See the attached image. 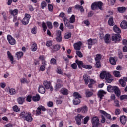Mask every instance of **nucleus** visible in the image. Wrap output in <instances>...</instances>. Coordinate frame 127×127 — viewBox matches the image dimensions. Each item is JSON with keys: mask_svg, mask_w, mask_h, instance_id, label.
<instances>
[{"mask_svg": "<svg viewBox=\"0 0 127 127\" xmlns=\"http://www.w3.org/2000/svg\"><path fill=\"white\" fill-rule=\"evenodd\" d=\"M100 77L101 79H105L107 83H112V81H113V79H111V74L106 72V71L101 72Z\"/></svg>", "mask_w": 127, "mask_h": 127, "instance_id": "f257e3e1", "label": "nucleus"}, {"mask_svg": "<svg viewBox=\"0 0 127 127\" xmlns=\"http://www.w3.org/2000/svg\"><path fill=\"white\" fill-rule=\"evenodd\" d=\"M91 9L92 10H103V3L101 1L93 2L91 4Z\"/></svg>", "mask_w": 127, "mask_h": 127, "instance_id": "f03ea898", "label": "nucleus"}, {"mask_svg": "<svg viewBox=\"0 0 127 127\" xmlns=\"http://www.w3.org/2000/svg\"><path fill=\"white\" fill-rule=\"evenodd\" d=\"M74 99L73 100V104L77 106V105H79L81 103L80 99H82V96L79 93L74 92L73 93Z\"/></svg>", "mask_w": 127, "mask_h": 127, "instance_id": "7ed1b4c3", "label": "nucleus"}, {"mask_svg": "<svg viewBox=\"0 0 127 127\" xmlns=\"http://www.w3.org/2000/svg\"><path fill=\"white\" fill-rule=\"evenodd\" d=\"M84 118H85L84 115H82L81 114H78L77 116L75 117L76 125H78V126L82 125V120H83Z\"/></svg>", "mask_w": 127, "mask_h": 127, "instance_id": "20e7f679", "label": "nucleus"}, {"mask_svg": "<svg viewBox=\"0 0 127 127\" xmlns=\"http://www.w3.org/2000/svg\"><path fill=\"white\" fill-rule=\"evenodd\" d=\"M63 20L64 22L65 26L66 27H68L69 29H74V25L70 24V22H69V19H67V17L63 16Z\"/></svg>", "mask_w": 127, "mask_h": 127, "instance_id": "39448f33", "label": "nucleus"}, {"mask_svg": "<svg viewBox=\"0 0 127 127\" xmlns=\"http://www.w3.org/2000/svg\"><path fill=\"white\" fill-rule=\"evenodd\" d=\"M75 112L77 113H82V114H87L88 113V106L84 105L80 108L75 110Z\"/></svg>", "mask_w": 127, "mask_h": 127, "instance_id": "423d86ee", "label": "nucleus"}, {"mask_svg": "<svg viewBox=\"0 0 127 127\" xmlns=\"http://www.w3.org/2000/svg\"><path fill=\"white\" fill-rule=\"evenodd\" d=\"M111 40L112 41H114L115 43L117 42H119L122 40V37H121V35L119 34H113L111 37Z\"/></svg>", "mask_w": 127, "mask_h": 127, "instance_id": "0eeeda50", "label": "nucleus"}, {"mask_svg": "<svg viewBox=\"0 0 127 127\" xmlns=\"http://www.w3.org/2000/svg\"><path fill=\"white\" fill-rule=\"evenodd\" d=\"M99 118L98 117L95 116L93 117L91 119V123H92V127H98L99 126Z\"/></svg>", "mask_w": 127, "mask_h": 127, "instance_id": "6e6552de", "label": "nucleus"}, {"mask_svg": "<svg viewBox=\"0 0 127 127\" xmlns=\"http://www.w3.org/2000/svg\"><path fill=\"white\" fill-rule=\"evenodd\" d=\"M7 40L11 45H14L16 43V41L15 40V39L12 37L11 35H8L7 37Z\"/></svg>", "mask_w": 127, "mask_h": 127, "instance_id": "1a4fd4ad", "label": "nucleus"}, {"mask_svg": "<svg viewBox=\"0 0 127 127\" xmlns=\"http://www.w3.org/2000/svg\"><path fill=\"white\" fill-rule=\"evenodd\" d=\"M43 84L46 89H50V91H53V88L51 86V82L50 81H44Z\"/></svg>", "mask_w": 127, "mask_h": 127, "instance_id": "9d476101", "label": "nucleus"}, {"mask_svg": "<svg viewBox=\"0 0 127 127\" xmlns=\"http://www.w3.org/2000/svg\"><path fill=\"white\" fill-rule=\"evenodd\" d=\"M56 40L57 42H61L62 41V36H61V31L58 30L56 33Z\"/></svg>", "mask_w": 127, "mask_h": 127, "instance_id": "9b49d317", "label": "nucleus"}, {"mask_svg": "<svg viewBox=\"0 0 127 127\" xmlns=\"http://www.w3.org/2000/svg\"><path fill=\"white\" fill-rule=\"evenodd\" d=\"M83 45V43L81 41L77 42L74 44L73 46L75 50H80L81 49V46Z\"/></svg>", "mask_w": 127, "mask_h": 127, "instance_id": "f8f14e48", "label": "nucleus"}, {"mask_svg": "<svg viewBox=\"0 0 127 127\" xmlns=\"http://www.w3.org/2000/svg\"><path fill=\"white\" fill-rule=\"evenodd\" d=\"M113 92H114L117 97H120L121 96V91L118 86H114Z\"/></svg>", "mask_w": 127, "mask_h": 127, "instance_id": "ddd939ff", "label": "nucleus"}, {"mask_svg": "<svg viewBox=\"0 0 127 127\" xmlns=\"http://www.w3.org/2000/svg\"><path fill=\"white\" fill-rule=\"evenodd\" d=\"M30 19V17L29 16H25L21 21L22 23L24 24V25H27L29 23V20Z\"/></svg>", "mask_w": 127, "mask_h": 127, "instance_id": "4468645a", "label": "nucleus"}, {"mask_svg": "<svg viewBox=\"0 0 127 127\" xmlns=\"http://www.w3.org/2000/svg\"><path fill=\"white\" fill-rule=\"evenodd\" d=\"M24 120V121H27V122H32L33 118H32V116H31V113L30 112H28V114Z\"/></svg>", "mask_w": 127, "mask_h": 127, "instance_id": "2eb2a0df", "label": "nucleus"}, {"mask_svg": "<svg viewBox=\"0 0 127 127\" xmlns=\"http://www.w3.org/2000/svg\"><path fill=\"white\" fill-rule=\"evenodd\" d=\"M106 94H107V92H105V91L99 90L98 92L97 95L99 98H100V99L102 100V99H103V97H104L105 95H106Z\"/></svg>", "mask_w": 127, "mask_h": 127, "instance_id": "dca6fc26", "label": "nucleus"}, {"mask_svg": "<svg viewBox=\"0 0 127 127\" xmlns=\"http://www.w3.org/2000/svg\"><path fill=\"white\" fill-rule=\"evenodd\" d=\"M111 37V35H110V34H106L105 36H104V41L105 42V43H110V42H111V40L110 39Z\"/></svg>", "mask_w": 127, "mask_h": 127, "instance_id": "f3484780", "label": "nucleus"}, {"mask_svg": "<svg viewBox=\"0 0 127 127\" xmlns=\"http://www.w3.org/2000/svg\"><path fill=\"white\" fill-rule=\"evenodd\" d=\"M120 26L122 29H127V22L124 20L120 24Z\"/></svg>", "mask_w": 127, "mask_h": 127, "instance_id": "a211bd4d", "label": "nucleus"}, {"mask_svg": "<svg viewBox=\"0 0 127 127\" xmlns=\"http://www.w3.org/2000/svg\"><path fill=\"white\" fill-rule=\"evenodd\" d=\"M100 112L101 113V114H102L103 116H105V117H106L107 119H108L109 120H111V115L107 113V112H106L104 110H100Z\"/></svg>", "mask_w": 127, "mask_h": 127, "instance_id": "6ab92c4d", "label": "nucleus"}, {"mask_svg": "<svg viewBox=\"0 0 127 127\" xmlns=\"http://www.w3.org/2000/svg\"><path fill=\"white\" fill-rule=\"evenodd\" d=\"M31 51L34 52L37 50V44L35 42H32L31 47Z\"/></svg>", "mask_w": 127, "mask_h": 127, "instance_id": "aec40b11", "label": "nucleus"}, {"mask_svg": "<svg viewBox=\"0 0 127 127\" xmlns=\"http://www.w3.org/2000/svg\"><path fill=\"white\" fill-rule=\"evenodd\" d=\"M109 62L113 66H115L116 65V64H117V61L114 57H110L109 58Z\"/></svg>", "mask_w": 127, "mask_h": 127, "instance_id": "412c9836", "label": "nucleus"}, {"mask_svg": "<svg viewBox=\"0 0 127 127\" xmlns=\"http://www.w3.org/2000/svg\"><path fill=\"white\" fill-rule=\"evenodd\" d=\"M120 121L122 125H125L127 122V117L125 115H123L120 117Z\"/></svg>", "mask_w": 127, "mask_h": 127, "instance_id": "4be33fe9", "label": "nucleus"}, {"mask_svg": "<svg viewBox=\"0 0 127 127\" xmlns=\"http://www.w3.org/2000/svg\"><path fill=\"white\" fill-rule=\"evenodd\" d=\"M83 79L85 81V84L88 85L89 84V82H90V76L85 75L83 76Z\"/></svg>", "mask_w": 127, "mask_h": 127, "instance_id": "5701e85b", "label": "nucleus"}, {"mask_svg": "<svg viewBox=\"0 0 127 127\" xmlns=\"http://www.w3.org/2000/svg\"><path fill=\"white\" fill-rule=\"evenodd\" d=\"M85 95L86 98H89L90 97H92L93 95V92L92 91H90L89 89H86L85 90Z\"/></svg>", "mask_w": 127, "mask_h": 127, "instance_id": "b1692460", "label": "nucleus"}, {"mask_svg": "<svg viewBox=\"0 0 127 127\" xmlns=\"http://www.w3.org/2000/svg\"><path fill=\"white\" fill-rule=\"evenodd\" d=\"M28 114V112L26 111H23L21 112V113L20 114V117L21 119H23L24 120Z\"/></svg>", "mask_w": 127, "mask_h": 127, "instance_id": "393cba45", "label": "nucleus"}, {"mask_svg": "<svg viewBox=\"0 0 127 127\" xmlns=\"http://www.w3.org/2000/svg\"><path fill=\"white\" fill-rule=\"evenodd\" d=\"M113 30L114 31V32H116V33H121V29H120V28H119L118 27L117 25H114L113 27Z\"/></svg>", "mask_w": 127, "mask_h": 127, "instance_id": "a878e982", "label": "nucleus"}, {"mask_svg": "<svg viewBox=\"0 0 127 127\" xmlns=\"http://www.w3.org/2000/svg\"><path fill=\"white\" fill-rule=\"evenodd\" d=\"M60 93H61V94H62V95H68V89H66V88H62L61 89V90L60 91Z\"/></svg>", "mask_w": 127, "mask_h": 127, "instance_id": "bb28decb", "label": "nucleus"}, {"mask_svg": "<svg viewBox=\"0 0 127 127\" xmlns=\"http://www.w3.org/2000/svg\"><path fill=\"white\" fill-rule=\"evenodd\" d=\"M63 84H62V81L60 80H58L57 82V84L56 85V88L57 89H60L61 87H62Z\"/></svg>", "mask_w": 127, "mask_h": 127, "instance_id": "cd10ccee", "label": "nucleus"}, {"mask_svg": "<svg viewBox=\"0 0 127 127\" xmlns=\"http://www.w3.org/2000/svg\"><path fill=\"white\" fill-rule=\"evenodd\" d=\"M32 100L34 102H38L40 100V96L39 94H36L33 97Z\"/></svg>", "mask_w": 127, "mask_h": 127, "instance_id": "c85d7f7f", "label": "nucleus"}, {"mask_svg": "<svg viewBox=\"0 0 127 127\" xmlns=\"http://www.w3.org/2000/svg\"><path fill=\"white\" fill-rule=\"evenodd\" d=\"M38 91L41 94H44V93H45V88L43 87V86L40 85L39 87Z\"/></svg>", "mask_w": 127, "mask_h": 127, "instance_id": "c756f323", "label": "nucleus"}, {"mask_svg": "<svg viewBox=\"0 0 127 127\" xmlns=\"http://www.w3.org/2000/svg\"><path fill=\"white\" fill-rule=\"evenodd\" d=\"M119 82L121 87H126V85H127V83H126L125 79H121L119 80Z\"/></svg>", "mask_w": 127, "mask_h": 127, "instance_id": "7c9ffc66", "label": "nucleus"}, {"mask_svg": "<svg viewBox=\"0 0 127 127\" xmlns=\"http://www.w3.org/2000/svg\"><path fill=\"white\" fill-rule=\"evenodd\" d=\"M10 12L12 15L15 16V15H17V14H18V10L17 9H15L14 10H10Z\"/></svg>", "mask_w": 127, "mask_h": 127, "instance_id": "2f4dec72", "label": "nucleus"}, {"mask_svg": "<svg viewBox=\"0 0 127 127\" xmlns=\"http://www.w3.org/2000/svg\"><path fill=\"white\" fill-rule=\"evenodd\" d=\"M108 23L110 26H113L115 25V23L114 22V19H113V17H111L109 18Z\"/></svg>", "mask_w": 127, "mask_h": 127, "instance_id": "473e14b6", "label": "nucleus"}, {"mask_svg": "<svg viewBox=\"0 0 127 127\" xmlns=\"http://www.w3.org/2000/svg\"><path fill=\"white\" fill-rule=\"evenodd\" d=\"M9 93L10 95L13 96V95H15V94H16V90L14 88H10L9 89Z\"/></svg>", "mask_w": 127, "mask_h": 127, "instance_id": "72a5a7b5", "label": "nucleus"}, {"mask_svg": "<svg viewBox=\"0 0 127 127\" xmlns=\"http://www.w3.org/2000/svg\"><path fill=\"white\" fill-rule=\"evenodd\" d=\"M117 10L118 11H119V12H120V13H123V12H125V11H126V7H119L117 8Z\"/></svg>", "mask_w": 127, "mask_h": 127, "instance_id": "f704fd0d", "label": "nucleus"}, {"mask_svg": "<svg viewBox=\"0 0 127 127\" xmlns=\"http://www.w3.org/2000/svg\"><path fill=\"white\" fill-rule=\"evenodd\" d=\"M25 98L24 97H19L17 99V101L19 105H22L24 102Z\"/></svg>", "mask_w": 127, "mask_h": 127, "instance_id": "c9c22d12", "label": "nucleus"}, {"mask_svg": "<svg viewBox=\"0 0 127 127\" xmlns=\"http://www.w3.org/2000/svg\"><path fill=\"white\" fill-rule=\"evenodd\" d=\"M102 59V55L100 54H97L95 58V61L100 62V60Z\"/></svg>", "mask_w": 127, "mask_h": 127, "instance_id": "e433bc0d", "label": "nucleus"}, {"mask_svg": "<svg viewBox=\"0 0 127 127\" xmlns=\"http://www.w3.org/2000/svg\"><path fill=\"white\" fill-rule=\"evenodd\" d=\"M88 44V48L90 49L92 48V45H93V40L92 39H89L87 40Z\"/></svg>", "mask_w": 127, "mask_h": 127, "instance_id": "4c0bfd02", "label": "nucleus"}, {"mask_svg": "<svg viewBox=\"0 0 127 127\" xmlns=\"http://www.w3.org/2000/svg\"><path fill=\"white\" fill-rule=\"evenodd\" d=\"M16 55L18 59H20L22 56H23V52H18L16 53Z\"/></svg>", "mask_w": 127, "mask_h": 127, "instance_id": "58836bf2", "label": "nucleus"}, {"mask_svg": "<svg viewBox=\"0 0 127 127\" xmlns=\"http://www.w3.org/2000/svg\"><path fill=\"white\" fill-rule=\"evenodd\" d=\"M107 90L109 93H113V92H114V86H112L111 85H108L107 86Z\"/></svg>", "mask_w": 127, "mask_h": 127, "instance_id": "ea45409f", "label": "nucleus"}, {"mask_svg": "<svg viewBox=\"0 0 127 127\" xmlns=\"http://www.w3.org/2000/svg\"><path fill=\"white\" fill-rule=\"evenodd\" d=\"M113 75L115 77H116V78H120V77H121V72L118 71H114L113 72Z\"/></svg>", "mask_w": 127, "mask_h": 127, "instance_id": "a19ab883", "label": "nucleus"}, {"mask_svg": "<svg viewBox=\"0 0 127 127\" xmlns=\"http://www.w3.org/2000/svg\"><path fill=\"white\" fill-rule=\"evenodd\" d=\"M7 55H8V57L9 58V59L12 62V63H13V59H14L13 56H12V55H11V53H10V51L7 52Z\"/></svg>", "mask_w": 127, "mask_h": 127, "instance_id": "79ce46f5", "label": "nucleus"}, {"mask_svg": "<svg viewBox=\"0 0 127 127\" xmlns=\"http://www.w3.org/2000/svg\"><path fill=\"white\" fill-rule=\"evenodd\" d=\"M75 62L77 63L79 68H80L81 66H83V61H79V60H76Z\"/></svg>", "mask_w": 127, "mask_h": 127, "instance_id": "37998d69", "label": "nucleus"}, {"mask_svg": "<svg viewBox=\"0 0 127 127\" xmlns=\"http://www.w3.org/2000/svg\"><path fill=\"white\" fill-rule=\"evenodd\" d=\"M60 49V45H56L54 46L53 51H57Z\"/></svg>", "mask_w": 127, "mask_h": 127, "instance_id": "c03bdc74", "label": "nucleus"}, {"mask_svg": "<svg viewBox=\"0 0 127 127\" xmlns=\"http://www.w3.org/2000/svg\"><path fill=\"white\" fill-rule=\"evenodd\" d=\"M90 120V116H86L83 119V124L86 125Z\"/></svg>", "mask_w": 127, "mask_h": 127, "instance_id": "a18cd8bd", "label": "nucleus"}, {"mask_svg": "<svg viewBox=\"0 0 127 127\" xmlns=\"http://www.w3.org/2000/svg\"><path fill=\"white\" fill-rule=\"evenodd\" d=\"M13 110L14 112H16V113H18L19 111H20V109L17 106V105H15L13 107Z\"/></svg>", "mask_w": 127, "mask_h": 127, "instance_id": "49530a36", "label": "nucleus"}, {"mask_svg": "<svg viewBox=\"0 0 127 127\" xmlns=\"http://www.w3.org/2000/svg\"><path fill=\"white\" fill-rule=\"evenodd\" d=\"M71 36H72V33L69 32L67 34H65L64 38L65 39H69V38H70Z\"/></svg>", "mask_w": 127, "mask_h": 127, "instance_id": "de8ad7c7", "label": "nucleus"}, {"mask_svg": "<svg viewBox=\"0 0 127 127\" xmlns=\"http://www.w3.org/2000/svg\"><path fill=\"white\" fill-rule=\"evenodd\" d=\"M50 63L52 65H56V59L53 58L50 60Z\"/></svg>", "mask_w": 127, "mask_h": 127, "instance_id": "09e8293b", "label": "nucleus"}, {"mask_svg": "<svg viewBox=\"0 0 127 127\" xmlns=\"http://www.w3.org/2000/svg\"><path fill=\"white\" fill-rule=\"evenodd\" d=\"M37 32V27H34L31 30V33L32 34H36Z\"/></svg>", "mask_w": 127, "mask_h": 127, "instance_id": "8fccbe9b", "label": "nucleus"}, {"mask_svg": "<svg viewBox=\"0 0 127 127\" xmlns=\"http://www.w3.org/2000/svg\"><path fill=\"white\" fill-rule=\"evenodd\" d=\"M36 116H39V115H41V109L39 107H38L36 111Z\"/></svg>", "mask_w": 127, "mask_h": 127, "instance_id": "3c124183", "label": "nucleus"}, {"mask_svg": "<svg viewBox=\"0 0 127 127\" xmlns=\"http://www.w3.org/2000/svg\"><path fill=\"white\" fill-rule=\"evenodd\" d=\"M48 8L49 11H50L51 12L53 11V6L50 4H49L48 5Z\"/></svg>", "mask_w": 127, "mask_h": 127, "instance_id": "603ef678", "label": "nucleus"}, {"mask_svg": "<svg viewBox=\"0 0 127 127\" xmlns=\"http://www.w3.org/2000/svg\"><path fill=\"white\" fill-rule=\"evenodd\" d=\"M75 21V16H71L69 19L70 23H74Z\"/></svg>", "mask_w": 127, "mask_h": 127, "instance_id": "864d4df0", "label": "nucleus"}, {"mask_svg": "<svg viewBox=\"0 0 127 127\" xmlns=\"http://www.w3.org/2000/svg\"><path fill=\"white\" fill-rule=\"evenodd\" d=\"M76 53L77 55H78V57H80V58H82V57H83V54L82 53V52H81V51H76Z\"/></svg>", "mask_w": 127, "mask_h": 127, "instance_id": "5fc2aeb1", "label": "nucleus"}, {"mask_svg": "<svg viewBox=\"0 0 127 127\" xmlns=\"http://www.w3.org/2000/svg\"><path fill=\"white\" fill-rule=\"evenodd\" d=\"M46 2H45V1H43L42 2V3H41V7L42 9H43L44 8V7H46Z\"/></svg>", "mask_w": 127, "mask_h": 127, "instance_id": "6e6d98bb", "label": "nucleus"}, {"mask_svg": "<svg viewBox=\"0 0 127 127\" xmlns=\"http://www.w3.org/2000/svg\"><path fill=\"white\" fill-rule=\"evenodd\" d=\"M95 66L96 68H101V63L99 61H96Z\"/></svg>", "mask_w": 127, "mask_h": 127, "instance_id": "4d7b16f0", "label": "nucleus"}, {"mask_svg": "<svg viewBox=\"0 0 127 127\" xmlns=\"http://www.w3.org/2000/svg\"><path fill=\"white\" fill-rule=\"evenodd\" d=\"M56 103L57 105H61L62 104V100L60 98H58L56 101Z\"/></svg>", "mask_w": 127, "mask_h": 127, "instance_id": "13d9d810", "label": "nucleus"}, {"mask_svg": "<svg viewBox=\"0 0 127 127\" xmlns=\"http://www.w3.org/2000/svg\"><path fill=\"white\" fill-rule=\"evenodd\" d=\"M42 25V27L43 28V30H44V32H45V31H46V30L47 29V27L46 26V24H45L44 22H43Z\"/></svg>", "mask_w": 127, "mask_h": 127, "instance_id": "bf43d9fd", "label": "nucleus"}, {"mask_svg": "<svg viewBox=\"0 0 127 127\" xmlns=\"http://www.w3.org/2000/svg\"><path fill=\"white\" fill-rule=\"evenodd\" d=\"M121 101H123V100H127V95H123L120 96Z\"/></svg>", "mask_w": 127, "mask_h": 127, "instance_id": "052dcab7", "label": "nucleus"}, {"mask_svg": "<svg viewBox=\"0 0 127 127\" xmlns=\"http://www.w3.org/2000/svg\"><path fill=\"white\" fill-rule=\"evenodd\" d=\"M47 25L48 28H49L50 29H51V28H52V27H53L52 23H51V22H47Z\"/></svg>", "mask_w": 127, "mask_h": 127, "instance_id": "680f3d73", "label": "nucleus"}, {"mask_svg": "<svg viewBox=\"0 0 127 127\" xmlns=\"http://www.w3.org/2000/svg\"><path fill=\"white\" fill-rule=\"evenodd\" d=\"M52 41H47L46 43V46L48 47H50V46H52Z\"/></svg>", "mask_w": 127, "mask_h": 127, "instance_id": "e2e57ef3", "label": "nucleus"}, {"mask_svg": "<svg viewBox=\"0 0 127 127\" xmlns=\"http://www.w3.org/2000/svg\"><path fill=\"white\" fill-rule=\"evenodd\" d=\"M71 67L72 69H74V70H76L77 69V64L73 63L71 65Z\"/></svg>", "mask_w": 127, "mask_h": 127, "instance_id": "0e129e2a", "label": "nucleus"}, {"mask_svg": "<svg viewBox=\"0 0 127 127\" xmlns=\"http://www.w3.org/2000/svg\"><path fill=\"white\" fill-rule=\"evenodd\" d=\"M47 106L49 107H53V102L52 101H49L47 103Z\"/></svg>", "mask_w": 127, "mask_h": 127, "instance_id": "69168bd1", "label": "nucleus"}, {"mask_svg": "<svg viewBox=\"0 0 127 127\" xmlns=\"http://www.w3.org/2000/svg\"><path fill=\"white\" fill-rule=\"evenodd\" d=\"M32 98V97L31 96V95H28L26 98L27 102H31Z\"/></svg>", "mask_w": 127, "mask_h": 127, "instance_id": "338daca9", "label": "nucleus"}, {"mask_svg": "<svg viewBox=\"0 0 127 127\" xmlns=\"http://www.w3.org/2000/svg\"><path fill=\"white\" fill-rule=\"evenodd\" d=\"M122 44L123 45H125V46H127V40L126 39H123L122 40Z\"/></svg>", "mask_w": 127, "mask_h": 127, "instance_id": "774afa93", "label": "nucleus"}]
</instances>
